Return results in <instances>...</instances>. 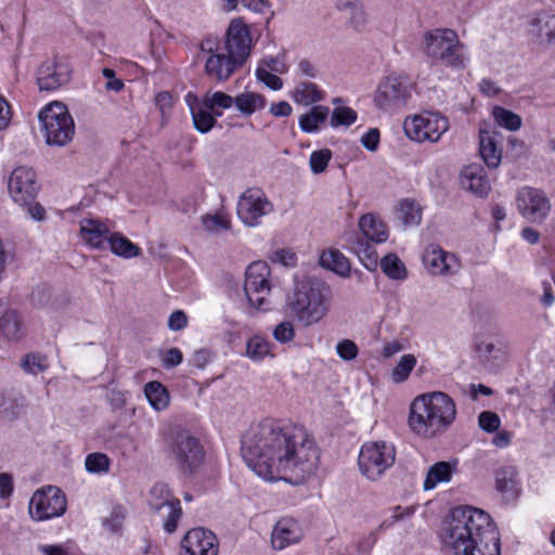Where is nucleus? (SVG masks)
Instances as JSON below:
<instances>
[{"mask_svg": "<svg viewBox=\"0 0 555 555\" xmlns=\"http://www.w3.org/2000/svg\"><path fill=\"white\" fill-rule=\"evenodd\" d=\"M244 461L266 480L300 483L319 464L313 437L298 424L266 417L245 431L241 440Z\"/></svg>", "mask_w": 555, "mask_h": 555, "instance_id": "f257e3e1", "label": "nucleus"}, {"mask_svg": "<svg viewBox=\"0 0 555 555\" xmlns=\"http://www.w3.org/2000/svg\"><path fill=\"white\" fill-rule=\"evenodd\" d=\"M441 540L454 555H501L499 532L479 508L457 506L444 521Z\"/></svg>", "mask_w": 555, "mask_h": 555, "instance_id": "f03ea898", "label": "nucleus"}, {"mask_svg": "<svg viewBox=\"0 0 555 555\" xmlns=\"http://www.w3.org/2000/svg\"><path fill=\"white\" fill-rule=\"evenodd\" d=\"M456 417L453 399L442 391L417 396L410 404L409 426L420 437L433 438L444 431Z\"/></svg>", "mask_w": 555, "mask_h": 555, "instance_id": "7ed1b4c3", "label": "nucleus"}, {"mask_svg": "<svg viewBox=\"0 0 555 555\" xmlns=\"http://www.w3.org/2000/svg\"><path fill=\"white\" fill-rule=\"evenodd\" d=\"M331 300L332 289L325 282L304 278L296 281L293 293L287 296L285 312L297 323L308 327L327 315Z\"/></svg>", "mask_w": 555, "mask_h": 555, "instance_id": "20e7f679", "label": "nucleus"}, {"mask_svg": "<svg viewBox=\"0 0 555 555\" xmlns=\"http://www.w3.org/2000/svg\"><path fill=\"white\" fill-rule=\"evenodd\" d=\"M38 117L48 145L64 146L72 141L75 124L63 103L54 101L47 104Z\"/></svg>", "mask_w": 555, "mask_h": 555, "instance_id": "39448f33", "label": "nucleus"}, {"mask_svg": "<svg viewBox=\"0 0 555 555\" xmlns=\"http://www.w3.org/2000/svg\"><path fill=\"white\" fill-rule=\"evenodd\" d=\"M396 461L393 444L386 441L365 442L359 452L358 465L361 474L369 480H378Z\"/></svg>", "mask_w": 555, "mask_h": 555, "instance_id": "423d86ee", "label": "nucleus"}, {"mask_svg": "<svg viewBox=\"0 0 555 555\" xmlns=\"http://www.w3.org/2000/svg\"><path fill=\"white\" fill-rule=\"evenodd\" d=\"M449 119L439 112L425 111L409 116L403 122L406 137L415 142L437 143L449 130Z\"/></svg>", "mask_w": 555, "mask_h": 555, "instance_id": "0eeeda50", "label": "nucleus"}, {"mask_svg": "<svg viewBox=\"0 0 555 555\" xmlns=\"http://www.w3.org/2000/svg\"><path fill=\"white\" fill-rule=\"evenodd\" d=\"M413 86L406 76L389 75L377 86L374 103L387 113L402 109L412 95Z\"/></svg>", "mask_w": 555, "mask_h": 555, "instance_id": "6e6552de", "label": "nucleus"}, {"mask_svg": "<svg viewBox=\"0 0 555 555\" xmlns=\"http://www.w3.org/2000/svg\"><path fill=\"white\" fill-rule=\"evenodd\" d=\"M457 35L451 29H437L426 36V54L452 67H462L465 56Z\"/></svg>", "mask_w": 555, "mask_h": 555, "instance_id": "1a4fd4ad", "label": "nucleus"}, {"mask_svg": "<svg viewBox=\"0 0 555 555\" xmlns=\"http://www.w3.org/2000/svg\"><path fill=\"white\" fill-rule=\"evenodd\" d=\"M201 52L205 56V74L218 82L227 81L242 66L233 56L220 48V39L206 37L201 41Z\"/></svg>", "mask_w": 555, "mask_h": 555, "instance_id": "9d476101", "label": "nucleus"}, {"mask_svg": "<svg viewBox=\"0 0 555 555\" xmlns=\"http://www.w3.org/2000/svg\"><path fill=\"white\" fill-rule=\"evenodd\" d=\"M271 270L267 262L255 261L245 272L244 291L251 306L259 310H268L270 302L268 296L271 292L269 281Z\"/></svg>", "mask_w": 555, "mask_h": 555, "instance_id": "9b49d317", "label": "nucleus"}, {"mask_svg": "<svg viewBox=\"0 0 555 555\" xmlns=\"http://www.w3.org/2000/svg\"><path fill=\"white\" fill-rule=\"evenodd\" d=\"M67 508V500L63 491L55 486L38 489L29 502V514L36 521L48 520L62 516Z\"/></svg>", "mask_w": 555, "mask_h": 555, "instance_id": "f8f14e48", "label": "nucleus"}, {"mask_svg": "<svg viewBox=\"0 0 555 555\" xmlns=\"http://www.w3.org/2000/svg\"><path fill=\"white\" fill-rule=\"evenodd\" d=\"M274 210V205L260 188H248L238 197L236 212L247 227H258L261 219Z\"/></svg>", "mask_w": 555, "mask_h": 555, "instance_id": "ddd939ff", "label": "nucleus"}, {"mask_svg": "<svg viewBox=\"0 0 555 555\" xmlns=\"http://www.w3.org/2000/svg\"><path fill=\"white\" fill-rule=\"evenodd\" d=\"M149 505L151 509L157 512L164 519V529L172 533L178 528V522L182 516L180 501L175 498L167 485L156 483L150 491Z\"/></svg>", "mask_w": 555, "mask_h": 555, "instance_id": "4468645a", "label": "nucleus"}, {"mask_svg": "<svg viewBox=\"0 0 555 555\" xmlns=\"http://www.w3.org/2000/svg\"><path fill=\"white\" fill-rule=\"evenodd\" d=\"M170 450L183 470L193 472L204 461L205 453L199 440L188 430H179L172 436Z\"/></svg>", "mask_w": 555, "mask_h": 555, "instance_id": "2eb2a0df", "label": "nucleus"}, {"mask_svg": "<svg viewBox=\"0 0 555 555\" xmlns=\"http://www.w3.org/2000/svg\"><path fill=\"white\" fill-rule=\"evenodd\" d=\"M253 39L247 25L241 18L231 21L220 48L242 65L250 54Z\"/></svg>", "mask_w": 555, "mask_h": 555, "instance_id": "dca6fc26", "label": "nucleus"}, {"mask_svg": "<svg viewBox=\"0 0 555 555\" xmlns=\"http://www.w3.org/2000/svg\"><path fill=\"white\" fill-rule=\"evenodd\" d=\"M520 215L531 222H542L551 211V202L542 190L524 186L516 196Z\"/></svg>", "mask_w": 555, "mask_h": 555, "instance_id": "f3484780", "label": "nucleus"}, {"mask_svg": "<svg viewBox=\"0 0 555 555\" xmlns=\"http://www.w3.org/2000/svg\"><path fill=\"white\" fill-rule=\"evenodd\" d=\"M8 189L14 203L29 205L39 191L35 171L26 166L15 168L9 177Z\"/></svg>", "mask_w": 555, "mask_h": 555, "instance_id": "a211bd4d", "label": "nucleus"}, {"mask_svg": "<svg viewBox=\"0 0 555 555\" xmlns=\"http://www.w3.org/2000/svg\"><path fill=\"white\" fill-rule=\"evenodd\" d=\"M72 68L64 57H52L41 63L37 72L40 91H54L70 80Z\"/></svg>", "mask_w": 555, "mask_h": 555, "instance_id": "6ab92c4d", "label": "nucleus"}, {"mask_svg": "<svg viewBox=\"0 0 555 555\" xmlns=\"http://www.w3.org/2000/svg\"><path fill=\"white\" fill-rule=\"evenodd\" d=\"M422 259L425 268L433 275H454L462 268L461 260L455 254L444 250L437 244L428 245Z\"/></svg>", "mask_w": 555, "mask_h": 555, "instance_id": "aec40b11", "label": "nucleus"}, {"mask_svg": "<svg viewBox=\"0 0 555 555\" xmlns=\"http://www.w3.org/2000/svg\"><path fill=\"white\" fill-rule=\"evenodd\" d=\"M218 538L212 531L207 529H191L181 541L180 555H218Z\"/></svg>", "mask_w": 555, "mask_h": 555, "instance_id": "412c9836", "label": "nucleus"}, {"mask_svg": "<svg viewBox=\"0 0 555 555\" xmlns=\"http://www.w3.org/2000/svg\"><path fill=\"white\" fill-rule=\"evenodd\" d=\"M528 33L539 46L555 43V16L546 11L534 12L528 21Z\"/></svg>", "mask_w": 555, "mask_h": 555, "instance_id": "4be33fe9", "label": "nucleus"}, {"mask_svg": "<svg viewBox=\"0 0 555 555\" xmlns=\"http://www.w3.org/2000/svg\"><path fill=\"white\" fill-rule=\"evenodd\" d=\"M302 535L301 526L296 519L282 517L273 527L271 543L274 550L282 551L289 545L298 543Z\"/></svg>", "mask_w": 555, "mask_h": 555, "instance_id": "5701e85b", "label": "nucleus"}, {"mask_svg": "<svg viewBox=\"0 0 555 555\" xmlns=\"http://www.w3.org/2000/svg\"><path fill=\"white\" fill-rule=\"evenodd\" d=\"M79 232L82 241L95 249H105L112 235L105 222L89 218L80 221Z\"/></svg>", "mask_w": 555, "mask_h": 555, "instance_id": "b1692460", "label": "nucleus"}, {"mask_svg": "<svg viewBox=\"0 0 555 555\" xmlns=\"http://www.w3.org/2000/svg\"><path fill=\"white\" fill-rule=\"evenodd\" d=\"M461 186L478 197H485L491 190V183L485 169L478 165L463 168L460 175Z\"/></svg>", "mask_w": 555, "mask_h": 555, "instance_id": "393cba45", "label": "nucleus"}, {"mask_svg": "<svg viewBox=\"0 0 555 555\" xmlns=\"http://www.w3.org/2000/svg\"><path fill=\"white\" fill-rule=\"evenodd\" d=\"M457 470V462L439 461L433 464L426 474L423 489L429 491L440 483H448L452 480L453 475Z\"/></svg>", "mask_w": 555, "mask_h": 555, "instance_id": "a878e982", "label": "nucleus"}, {"mask_svg": "<svg viewBox=\"0 0 555 555\" xmlns=\"http://www.w3.org/2000/svg\"><path fill=\"white\" fill-rule=\"evenodd\" d=\"M479 153L489 168H498L502 160V149L499 145L498 134L487 130L479 133Z\"/></svg>", "mask_w": 555, "mask_h": 555, "instance_id": "bb28decb", "label": "nucleus"}, {"mask_svg": "<svg viewBox=\"0 0 555 555\" xmlns=\"http://www.w3.org/2000/svg\"><path fill=\"white\" fill-rule=\"evenodd\" d=\"M362 238L370 240L374 244H380L388 240L386 224L373 214L363 215L359 220Z\"/></svg>", "mask_w": 555, "mask_h": 555, "instance_id": "cd10ccee", "label": "nucleus"}, {"mask_svg": "<svg viewBox=\"0 0 555 555\" xmlns=\"http://www.w3.org/2000/svg\"><path fill=\"white\" fill-rule=\"evenodd\" d=\"M0 332L11 340H17L23 335V327L17 312L0 300Z\"/></svg>", "mask_w": 555, "mask_h": 555, "instance_id": "c85d7f7f", "label": "nucleus"}, {"mask_svg": "<svg viewBox=\"0 0 555 555\" xmlns=\"http://www.w3.org/2000/svg\"><path fill=\"white\" fill-rule=\"evenodd\" d=\"M350 249L359 257L367 270L372 271L377 268L380 260L370 240L357 237L351 242Z\"/></svg>", "mask_w": 555, "mask_h": 555, "instance_id": "c756f323", "label": "nucleus"}, {"mask_svg": "<svg viewBox=\"0 0 555 555\" xmlns=\"http://www.w3.org/2000/svg\"><path fill=\"white\" fill-rule=\"evenodd\" d=\"M330 114V108L324 105H313L307 113L299 117V127L304 132H317Z\"/></svg>", "mask_w": 555, "mask_h": 555, "instance_id": "7c9ffc66", "label": "nucleus"}, {"mask_svg": "<svg viewBox=\"0 0 555 555\" xmlns=\"http://www.w3.org/2000/svg\"><path fill=\"white\" fill-rule=\"evenodd\" d=\"M191 99L196 100L194 95L189 93L186 95V101L190 105L194 127L197 131L206 133L215 126L217 116H215L214 113L210 109H207L203 104L197 106L192 105Z\"/></svg>", "mask_w": 555, "mask_h": 555, "instance_id": "2f4dec72", "label": "nucleus"}, {"mask_svg": "<svg viewBox=\"0 0 555 555\" xmlns=\"http://www.w3.org/2000/svg\"><path fill=\"white\" fill-rule=\"evenodd\" d=\"M144 395L151 406L156 411H164L169 405V392L166 387L157 380H152L145 384Z\"/></svg>", "mask_w": 555, "mask_h": 555, "instance_id": "473e14b6", "label": "nucleus"}, {"mask_svg": "<svg viewBox=\"0 0 555 555\" xmlns=\"http://www.w3.org/2000/svg\"><path fill=\"white\" fill-rule=\"evenodd\" d=\"M108 247L113 254L125 259H131L140 255L141 248L119 232L109 236Z\"/></svg>", "mask_w": 555, "mask_h": 555, "instance_id": "72a5a7b5", "label": "nucleus"}, {"mask_svg": "<svg viewBox=\"0 0 555 555\" xmlns=\"http://www.w3.org/2000/svg\"><path fill=\"white\" fill-rule=\"evenodd\" d=\"M320 264L341 276L350 273L349 260L338 249H328L321 254Z\"/></svg>", "mask_w": 555, "mask_h": 555, "instance_id": "f704fd0d", "label": "nucleus"}, {"mask_svg": "<svg viewBox=\"0 0 555 555\" xmlns=\"http://www.w3.org/2000/svg\"><path fill=\"white\" fill-rule=\"evenodd\" d=\"M292 98L296 103L309 106L320 102L323 93L315 83L299 82L293 90Z\"/></svg>", "mask_w": 555, "mask_h": 555, "instance_id": "c9c22d12", "label": "nucleus"}, {"mask_svg": "<svg viewBox=\"0 0 555 555\" xmlns=\"http://www.w3.org/2000/svg\"><path fill=\"white\" fill-rule=\"evenodd\" d=\"M234 104L241 114L250 116L266 106V99L256 92H243L234 98Z\"/></svg>", "mask_w": 555, "mask_h": 555, "instance_id": "e433bc0d", "label": "nucleus"}, {"mask_svg": "<svg viewBox=\"0 0 555 555\" xmlns=\"http://www.w3.org/2000/svg\"><path fill=\"white\" fill-rule=\"evenodd\" d=\"M233 104L234 98L222 91H208L203 98V105L217 117L221 116L223 109L230 108Z\"/></svg>", "mask_w": 555, "mask_h": 555, "instance_id": "4c0bfd02", "label": "nucleus"}, {"mask_svg": "<svg viewBox=\"0 0 555 555\" xmlns=\"http://www.w3.org/2000/svg\"><path fill=\"white\" fill-rule=\"evenodd\" d=\"M492 116L494 121L504 129H507L509 131H517L521 128V117L518 114L508 111L502 106H494L492 108Z\"/></svg>", "mask_w": 555, "mask_h": 555, "instance_id": "58836bf2", "label": "nucleus"}, {"mask_svg": "<svg viewBox=\"0 0 555 555\" xmlns=\"http://www.w3.org/2000/svg\"><path fill=\"white\" fill-rule=\"evenodd\" d=\"M382 271L392 280H404L406 278V269L404 263L396 254H387L379 261Z\"/></svg>", "mask_w": 555, "mask_h": 555, "instance_id": "ea45409f", "label": "nucleus"}, {"mask_svg": "<svg viewBox=\"0 0 555 555\" xmlns=\"http://www.w3.org/2000/svg\"><path fill=\"white\" fill-rule=\"evenodd\" d=\"M246 356L253 361H261L271 354V344L263 337L255 335L246 343Z\"/></svg>", "mask_w": 555, "mask_h": 555, "instance_id": "a19ab883", "label": "nucleus"}, {"mask_svg": "<svg viewBox=\"0 0 555 555\" xmlns=\"http://www.w3.org/2000/svg\"><path fill=\"white\" fill-rule=\"evenodd\" d=\"M21 367L27 374L38 375L48 370V358L38 352L27 353L21 360Z\"/></svg>", "mask_w": 555, "mask_h": 555, "instance_id": "79ce46f5", "label": "nucleus"}, {"mask_svg": "<svg viewBox=\"0 0 555 555\" xmlns=\"http://www.w3.org/2000/svg\"><path fill=\"white\" fill-rule=\"evenodd\" d=\"M516 486V472L514 467H502L495 472V488L501 493L514 491Z\"/></svg>", "mask_w": 555, "mask_h": 555, "instance_id": "37998d69", "label": "nucleus"}, {"mask_svg": "<svg viewBox=\"0 0 555 555\" xmlns=\"http://www.w3.org/2000/svg\"><path fill=\"white\" fill-rule=\"evenodd\" d=\"M400 218L405 225H416L422 220L421 207L411 199H403L399 206Z\"/></svg>", "mask_w": 555, "mask_h": 555, "instance_id": "c03bdc74", "label": "nucleus"}, {"mask_svg": "<svg viewBox=\"0 0 555 555\" xmlns=\"http://www.w3.org/2000/svg\"><path fill=\"white\" fill-rule=\"evenodd\" d=\"M416 362V358L411 353L402 356L398 364L392 370V380L395 383L404 382L410 376L412 370L415 367Z\"/></svg>", "mask_w": 555, "mask_h": 555, "instance_id": "a18cd8bd", "label": "nucleus"}, {"mask_svg": "<svg viewBox=\"0 0 555 555\" xmlns=\"http://www.w3.org/2000/svg\"><path fill=\"white\" fill-rule=\"evenodd\" d=\"M357 120V113L350 107H336L331 116L330 125L333 128L348 127Z\"/></svg>", "mask_w": 555, "mask_h": 555, "instance_id": "49530a36", "label": "nucleus"}, {"mask_svg": "<svg viewBox=\"0 0 555 555\" xmlns=\"http://www.w3.org/2000/svg\"><path fill=\"white\" fill-rule=\"evenodd\" d=\"M85 465L90 473H105L109 468V459L104 453H91L86 457Z\"/></svg>", "mask_w": 555, "mask_h": 555, "instance_id": "de8ad7c7", "label": "nucleus"}, {"mask_svg": "<svg viewBox=\"0 0 555 555\" xmlns=\"http://www.w3.org/2000/svg\"><path fill=\"white\" fill-rule=\"evenodd\" d=\"M203 224L207 231L212 233H219L222 230H229L231 227L230 220L222 215H207L203 217Z\"/></svg>", "mask_w": 555, "mask_h": 555, "instance_id": "09e8293b", "label": "nucleus"}, {"mask_svg": "<svg viewBox=\"0 0 555 555\" xmlns=\"http://www.w3.org/2000/svg\"><path fill=\"white\" fill-rule=\"evenodd\" d=\"M332 157V152L327 149L315 151L310 156V167L314 173L323 172Z\"/></svg>", "mask_w": 555, "mask_h": 555, "instance_id": "8fccbe9b", "label": "nucleus"}, {"mask_svg": "<svg viewBox=\"0 0 555 555\" xmlns=\"http://www.w3.org/2000/svg\"><path fill=\"white\" fill-rule=\"evenodd\" d=\"M336 352L344 361H351L358 357L359 348L351 339H343L336 345Z\"/></svg>", "mask_w": 555, "mask_h": 555, "instance_id": "3c124183", "label": "nucleus"}, {"mask_svg": "<svg viewBox=\"0 0 555 555\" xmlns=\"http://www.w3.org/2000/svg\"><path fill=\"white\" fill-rule=\"evenodd\" d=\"M274 339L281 344L289 343L295 337V328L292 322L284 321L275 326L272 333Z\"/></svg>", "mask_w": 555, "mask_h": 555, "instance_id": "603ef678", "label": "nucleus"}, {"mask_svg": "<svg viewBox=\"0 0 555 555\" xmlns=\"http://www.w3.org/2000/svg\"><path fill=\"white\" fill-rule=\"evenodd\" d=\"M256 76L259 81L263 82L268 88L272 90H280L283 86L282 79L274 73H270L268 68L259 66L256 70Z\"/></svg>", "mask_w": 555, "mask_h": 555, "instance_id": "864d4df0", "label": "nucleus"}, {"mask_svg": "<svg viewBox=\"0 0 555 555\" xmlns=\"http://www.w3.org/2000/svg\"><path fill=\"white\" fill-rule=\"evenodd\" d=\"M478 423L480 428L485 431L493 433L500 427L501 420L496 413L483 411L478 416Z\"/></svg>", "mask_w": 555, "mask_h": 555, "instance_id": "5fc2aeb1", "label": "nucleus"}, {"mask_svg": "<svg viewBox=\"0 0 555 555\" xmlns=\"http://www.w3.org/2000/svg\"><path fill=\"white\" fill-rule=\"evenodd\" d=\"M102 75L107 79L105 83L106 90L120 92L124 89L125 83L121 79L116 78L114 69L105 67L102 69Z\"/></svg>", "mask_w": 555, "mask_h": 555, "instance_id": "6e6d98bb", "label": "nucleus"}, {"mask_svg": "<svg viewBox=\"0 0 555 555\" xmlns=\"http://www.w3.org/2000/svg\"><path fill=\"white\" fill-rule=\"evenodd\" d=\"M215 357V353L207 348L195 351L192 356L191 363L197 369H204Z\"/></svg>", "mask_w": 555, "mask_h": 555, "instance_id": "4d7b16f0", "label": "nucleus"}, {"mask_svg": "<svg viewBox=\"0 0 555 555\" xmlns=\"http://www.w3.org/2000/svg\"><path fill=\"white\" fill-rule=\"evenodd\" d=\"M377 542V534L372 531L357 542V551L361 555H369Z\"/></svg>", "mask_w": 555, "mask_h": 555, "instance_id": "13d9d810", "label": "nucleus"}, {"mask_svg": "<svg viewBox=\"0 0 555 555\" xmlns=\"http://www.w3.org/2000/svg\"><path fill=\"white\" fill-rule=\"evenodd\" d=\"M188 325V317L182 310H176L168 318V327L178 332Z\"/></svg>", "mask_w": 555, "mask_h": 555, "instance_id": "bf43d9fd", "label": "nucleus"}, {"mask_svg": "<svg viewBox=\"0 0 555 555\" xmlns=\"http://www.w3.org/2000/svg\"><path fill=\"white\" fill-rule=\"evenodd\" d=\"M272 260L285 267H294L297 261L296 254L289 249H279L273 256Z\"/></svg>", "mask_w": 555, "mask_h": 555, "instance_id": "052dcab7", "label": "nucleus"}, {"mask_svg": "<svg viewBox=\"0 0 555 555\" xmlns=\"http://www.w3.org/2000/svg\"><path fill=\"white\" fill-rule=\"evenodd\" d=\"M361 143H362V145L366 150H369L371 152L376 151L377 147H378V143H379V131H378V129L372 128L367 132H365L361 137Z\"/></svg>", "mask_w": 555, "mask_h": 555, "instance_id": "680f3d73", "label": "nucleus"}, {"mask_svg": "<svg viewBox=\"0 0 555 555\" xmlns=\"http://www.w3.org/2000/svg\"><path fill=\"white\" fill-rule=\"evenodd\" d=\"M183 360V354L180 349L172 347L167 350L163 358V365L167 369L179 365Z\"/></svg>", "mask_w": 555, "mask_h": 555, "instance_id": "e2e57ef3", "label": "nucleus"}, {"mask_svg": "<svg viewBox=\"0 0 555 555\" xmlns=\"http://www.w3.org/2000/svg\"><path fill=\"white\" fill-rule=\"evenodd\" d=\"M259 66L268 68L270 73L283 74L286 72V64L284 63L283 59L279 56L266 57L262 60Z\"/></svg>", "mask_w": 555, "mask_h": 555, "instance_id": "0e129e2a", "label": "nucleus"}, {"mask_svg": "<svg viewBox=\"0 0 555 555\" xmlns=\"http://www.w3.org/2000/svg\"><path fill=\"white\" fill-rule=\"evenodd\" d=\"M51 297V291L48 286L40 285L34 288L31 292V299L34 302L43 306L49 302Z\"/></svg>", "mask_w": 555, "mask_h": 555, "instance_id": "69168bd1", "label": "nucleus"}, {"mask_svg": "<svg viewBox=\"0 0 555 555\" xmlns=\"http://www.w3.org/2000/svg\"><path fill=\"white\" fill-rule=\"evenodd\" d=\"M336 8L351 14H362V5L358 0H337Z\"/></svg>", "mask_w": 555, "mask_h": 555, "instance_id": "338daca9", "label": "nucleus"}, {"mask_svg": "<svg viewBox=\"0 0 555 555\" xmlns=\"http://www.w3.org/2000/svg\"><path fill=\"white\" fill-rule=\"evenodd\" d=\"M155 104L159 108L163 115H165L172 105V98L169 92H159L155 98Z\"/></svg>", "mask_w": 555, "mask_h": 555, "instance_id": "774afa93", "label": "nucleus"}]
</instances>
